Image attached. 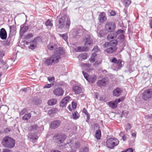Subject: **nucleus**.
Segmentation results:
<instances>
[{
    "label": "nucleus",
    "instance_id": "9",
    "mask_svg": "<svg viewBox=\"0 0 152 152\" xmlns=\"http://www.w3.org/2000/svg\"><path fill=\"white\" fill-rule=\"evenodd\" d=\"M25 24L26 23H25L23 24L20 25V30L19 32L20 35V36H23L24 33L27 31L29 28L28 26L24 27Z\"/></svg>",
    "mask_w": 152,
    "mask_h": 152
},
{
    "label": "nucleus",
    "instance_id": "17",
    "mask_svg": "<svg viewBox=\"0 0 152 152\" xmlns=\"http://www.w3.org/2000/svg\"><path fill=\"white\" fill-rule=\"evenodd\" d=\"M97 84L99 86L101 87L105 86L106 85V78H104L101 80H99L97 81Z\"/></svg>",
    "mask_w": 152,
    "mask_h": 152
},
{
    "label": "nucleus",
    "instance_id": "24",
    "mask_svg": "<svg viewBox=\"0 0 152 152\" xmlns=\"http://www.w3.org/2000/svg\"><path fill=\"white\" fill-rule=\"evenodd\" d=\"M75 50L77 52H82V51H86L88 49L87 46L83 47H78L77 48V50L76 49V48L75 49Z\"/></svg>",
    "mask_w": 152,
    "mask_h": 152
},
{
    "label": "nucleus",
    "instance_id": "10",
    "mask_svg": "<svg viewBox=\"0 0 152 152\" xmlns=\"http://www.w3.org/2000/svg\"><path fill=\"white\" fill-rule=\"evenodd\" d=\"M85 42L84 46L88 47V45H90L93 43V41L90 39V36L89 35L86 36L85 38L84 39Z\"/></svg>",
    "mask_w": 152,
    "mask_h": 152
},
{
    "label": "nucleus",
    "instance_id": "60",
    "mask_svg": "<svg viewBox=\"0 0 152 152\" xmlns=\"http://www.w3.org/2000/svg\"><path fill=\"white\" fill-rule=\"evenodd\" d=\"M82 112L83 113H84L85 115L88 114V113L87 110L85 108H84L82 110Z\"/></svg>",
    "mask_w": 152,
    "mask_h": 152
},
{
    "label": "nucleus",
    "instance_id": "3",
    "mask_svg": "<svg viewBox=\"0 0 152 152\" xmlns=\"http://www.w3.org/2000/svg\"><path fill=\"white\" fill-rule=\"evenodd\" d=\"M119 141L116 138H110L107 139L106 143L107 147L111 149H113L115 146L118 145Z\"/></svg>",
    "mask_w": 152,
    "mask_h": 152
},
{
    "label": "nucleus",
    "instance_id": "58",
    "mask_svg": "<svg viewBox=\"0 0 152 152\" xmlns=\"http://www.w3.org/2000/svg\"><path fill=\"white\" fill-rule=\"evenodd\" d=\"M48 80L50 82L53 81L54 80V77H48Z\"/></svg>",
    "mask_w": 152,
    "mask_h": 152
},
{
    "label": "nucleus",
    "instance_id": "27",
    "mask_svg": "<svg viewBox=\"0 0 152 152\" xmlns=\"http://www.w3.org/2000/svg\"><path fill=\"white\" fill-rule=\"evenodd\" d=\"M108 104L109 107L112 109H114L117 107V104L115 101L109 102Z\"/></svg>",
    "mask_w": 152,
    "mask_h": 152
},
{
    "label": "nucleus",
    "instance_id": "33",
    "mask_svg": "<svg viewBox=\"0 0 152 152\" xmlns=\"http://www.w3.org/2000/svg\"><path fill=\"white\" fill-rule=\"evenodd\" d=\"M31 116V115L30 113H28L25 114L24 116L23 117L22 119L23 120H27L29 119Z\"/></svg>",
    "mask_w": 152,
    "mask_h": 152
},
{
    "label": "nucleus",
    "instance_id": "57",
    "mask_svg": "<svg viewBox=\"0 0 152 152\" xmlns=\"http://www.w3.org/2000/svg\"><path fill=\"white\" fill-rule=\"evenodd\" d=\"M10 132V130L9 128H7L4 130V132L5 133H8Z\"/></svg>",
    "mask_w": 152,
    "mask_h": 152
},
{
    "label": "nucleus",
    "instance_id": "5",
    "mask_svg": "<svg viewBox=\"0 0 152 152\" xmlns=\"http://www.w3.org/2000/svg\"><path fill=\"white\" fill-rule=\"evenodd\" d=\"M116 28V25L114 23L112 22H108L105 25V28L106 31L109 32H113Z\"/></svg>",
    "mask_w": 152,
    "mask_h": 152
},
{
    "label": "nucleus",
    "instance_id": "43",
    "mask_svg": "<svg viewBox=\"0 0 152 152\" xmlns=\"http://www.w3.org/2000/svg\"><path fill=\"white\" fill-rule=\"evenodd\" d=\"M81 56L82 59H86L87 58V54L86 53H84L81 55Z\"/></svg>",
    "mask_w": 152,
    "mask_h": 152
},
{
    "label": "nucleus",
    "instance_id": "49",
    "mask_svg": "<svg viewBox=\"0 0 152 152\" xmlns=\"http://www.w3.org/2000/svg\"><path fill=\"white\" fill-rule=\"evenodd\" d=\"M72 107L73 109H75L77 107V104L76 102L73 101L72 103Z\"/></svg>",
    "mask_w": 152,
    "mask_h": 152
},
{
    "label": "nucleus",
    "instance_id": "4",
    "mask_svg": "<svg viewBox=\"0 0 152 152\" xmlns=\"http://www.w3.org/2000/svg\"><path fill=\"white\" fill-rule=\"evenodd\" d=\"M66 138V136L64 134H57L53 137L55 142L58 144L62 143Z\"/></svg>",
    "mask_w": 152,
    "mask_h": 152
},
{
    "label": "nucleus",
    "instance_id": "19",
    "mask_svg": "<svg viewBox=\"0 0 152 152\" xmlns=\"http://www.w3.org/2000/svg\"><path fill=\"white\" fill-rule=\"evenodd\" d=\"M28 137L30 139V141L34 143L36 142L38 138L37 136H35L34 134L31 133L29 134Z\"/></svg>",
    "mask_w": 152,
    "mask_h": 152
},
{
    "label": "nucleus",
    "instance_id": "18",
    "mask_svg": "<svg viewBox=\"0 0 152 152\" xmlns=\"http://www.w3.org/2000/svg\"><path fill=\"white\" fill-rule=\"evenodd\" d=\"M80 143L78 141H77L75 142L74 145H73L74 148L72 149L71 148V149L69 150L68 151V152H75L76 151V149H78L80 147Z\"/></svg>",
    "mask_w": 152,
    "mask_h": 152
},
{
    "label": "nucleus",
    "instance_id": "62",
    "mask_svg": "<svg viewBox=\"0 0 152 152\" xmlns=\"http://www.w3.org/2000/svg\"><path fill=\"white\" fill-rule=\"evenodd\" d=\"M110 14L111 16H114L116 15V12L112 10L110 12Z\"/></svg>",
    "mask_w": 152,
    "mask_h": 152
},
{
    "label": "nucleus",
    "instance_id": "15",
    "mask_svg": "<svg viewBox=\"0 0 152 152\" xmlns=\"http://www.w3.org/2000/svg\"><path fill=\"white\" fill-rule=\"evenodd\" d=\"M0 37L3 40L5 39L7 37V33L5 29L3 28L1 29Z\"/></svg>",
    "mask_w": 152,
    "mask_h": 152
},
{
    "label": "nucleus",
    "instance_id": "63",
    "mask_svg": "<svg viewBox=\"0 0 152 152\" xmlns=\"http://www.w3.org/2000/svg\"><path fill=\"white\" fill-rule=\"evenodd\" d=\"M126 152H133V150L132 148H129L126 149Z\"/></svg>",
    "mask_w": 152,
    "mask_h": 152
},
{
    "label": "nucleus",
    "instance_id": "29",
    "mask_svg": "<svg viewBox=\"0 0 152 152\" xmlns=\"http://www.w3.org/2000/svg\"><path fill=\"white\" fill-rule=\"evenodd\" d=\"M98 36L100 37H104L106 34L105 31L103 30H102L97 33Z\"/></svg>",
    "mask_w": 152,
    "mask_h": 152
},
{
    "label": "nucleus",
    "instance_id": "14",
    "mask_svg": "<svg viewBox=\"0 0 152 152\" xmlns=\"http://www.w3.org/2000/svg\"><path fill=\"white\" fill-rule=\"evenodd\" d=\"M122 91L119 88L114 89L113 91V95L114 96L118 97L120 96Z\"/></svg>",
    "mask_w": 152,
    "mask_h": 152
},
{
    "label": "nucleus",
    "instance_id": "2",
    "mask_svg": "<svg viewBox=\"0 0 152 152\" xmlns=\"http://www.w3.org/2000/svg\"><path fill=\"white\" fill-rule=\"evenodd\" d=\"M2 144L4 147L12 148L15 146V142L11 137L7 136L3 138Z\"/></svg>",
    "mask_w": 152,
    "mask_h": 152
},
{
    "label": "nucleus",
    "instance_id": "44",
    "mask_svg": "<svg viewBox=\"0 0 152 152\" xmlns=\"http://www.w3.org/2000/svg\"><path fill=\"white\" fill-rule=\"evenodd\" d=\"M45 24L47 26H53V24L51 23V22L49 20H47L45 23Z\"/></svg>",
    "mask_w": 152,
    "mask_h": 152
},
{
    "label": "nucleus",
    "instance_id": "40",
    "mask_svg": "<svg viewBox=\"0 0 152 152\" xmlns=\"http://www.w3.org/2000/svg\"><path fill=\"white\" fill-rule=\"evenodd\" d=\"M96 79V78L95 77H91L90 78H89L87 81L90 82H91V83H94V82H95Z\"/></svg>",
    "mask_w": 152,
    "mask_h": 152
},
{
    "label": "nucleus",
    "instance_id": "54",
    "mask_svg": "<svg viewBox=\"0 0 152 152\" xmlns=\"http://www.w3.org/2000/svg\"><path fill=\"white\" fill-rule=\"evenodd\" d=\"M118 38L121 40H124V35L123 34H121L119 36Z\"/></svg>",
    "mask_w": 152,
    "mask_h": 152
},
{
    "label": "nucleus",
    "instance_id": "7",
    "mask_svg": "<svg viewBox=\"0 0 152 152\" xmlns=\"http://www.w3.org/2000/svg\"><path fill=\"white\" fill-rule=\"evenodd\" d=\"M61 121L58 120H54L50 123V127L51 129H55L58 128L61 125Z\"/></svg>",
    "mask_w": 152,
    "mask_h": 152
},
{
    "label": "nucleus",
    "instance_id": "46",
    "mask_svg": "<svg viewBox=\"0 0 152 152\" xmlns=\"http://www.w3.org/2000/svg\"><path fill=\"white\" fill-rule=\"evenodd\" d=\"M116 64L118 66V68H120L122 65L121 61V60H118V61L117 62Z\"/></svg>",
    "mask_w": 152,
    "mask_h": 152
},
{
    "label": "nucleus",
    "instance_id": "41",
    "mask_svg": "<svg viewBox=\"0 0 152 152\" xmlns=\"http://www.w3.org/2000/svg\"><path fill=\"white\" fill-rule=\"evenodd\" d=\"M10 32H14L15 29V27L14 26H9Z\"/></svg>",
    "mask_w": 152,
    "mask_h": 152
},
{
    "label": "nucleus",
    "instance_id": "31",
    "mask_svg": "<svg viewBox=\"0 0 152 152\" xmlns=\"http://www.w3.org/2000/svg\"><path fill=\"white\" fill-rule=\"evenodd\" d=\"M41 100L39 98H35L33 100V102L35 105L39 104L41 103Z\"/></svg>",
    "mask_w": 152,
    "mask_h": 152
},
{
    "label": "nucleus",
    "instance_id": "30",
    "mask_svg": "<svg viewBox=\"0 0 152 152\" xmlns=\"http://www.w3.org/2000/svg\"><path fill=\"white\" fill-rule=\"evenodd\" d=\"M95 136L96 138L97 139L99 140L101 138V133L100 130L98 129L96 130L95 133Z\"/></svg>",
    "mask_w": 152,
    "mask_h": 152
},
{
    "label": "nucleus",
    "instance_id": "22",
    "mask_svg": "<svg viewBox=\"0 0 152 152\" xmlns=\"http://www.w3.org/2000/svg\"><path fill=\"white\" fill-rule=\"evenodd\" d=\"M53 60L51 57L46 59L45 62V64L47 66H51L52 64L53 63Z\"/></svg>",
    "mask_w": 152,
    "mask_h": 152
},
{
    "label": "nucleus",
    "instance_id": "45",
    "mask_svg": "<svg viewBox=\"0 0 152 152\" xmlns=\"http://www.w3.org/2000/svg\"><path fill=\"white\" fill-rule=\"evenodd\" d=\"M85 78L87 80L89 78L88 75L86 72H84V71H83L82 72Z\"/></svg>",
    "mask_w": 152,
    "mask_h": 152
},
{
    "label": "nucleus",
    "instance_id": "53",
    "mask_svg": "<svg viewBox=\"0 0 152 152\" xmlns=\"http://www.w3.org/2000/svg\"><path fill=\"white\" fill-rule=\"evenodd\" d=\"M26 112V110L25 108L23 109L20 112V115H22L24 114Z\"/></svg>",
    "mask_w": 152,
    "mask_h": 152
},
{
    "label": "nucleus",
    "instance_id": "26",
    "mask_svg": "<svg viewBox=\"0 0 152 152\" xmlns=\"http://www.w3.org/2000/svg\"><path fill=\"white\" fill-rule=\"evenodd\" d=\"M57 100L56 99H52L49 100L48 102V105L52 106L56 104Z\"/></svg>",
    "mask_w": 152,
    "mask_h": 152
},
{
    "label": "nucleus",
    "instance_id": "1",
    "mask_svg": "<svg viewBox=\"0 0 152 152\" xmlns=\"http://www.w3.org/2000/svg\"><path fill=\"white\" fill-rule=\"evenodd\" d=\"M66 19V20L65 27L66 28H69L70 25L71 21L70 18L67 17L66 15H64L59 19L58 20V23L57 25L58 28L61 29L64 26Z\"/></svg>",
    "mask_w": 152,
    "mask_h": 152
},
{
    "label": "nucleus",
    "instance_id": "56",
    "mask_svg": "<svg viewBox=\"0 0 152 152\" xmlns=\"http://www.w3.org/2000/svg\"><path fill=\"white\" fill-rule=\"evenodd\" d=\"M53 85V84H46V85H45V86H44V88H50L52 86V85Z\"/></svg>",
    "mask_w": 152,
    "mask_h": 152
},
{
    "label": "nucleus",
    "instance_id": "21",
    "mask_svg": "<svg viewBox=\"0 0 152 152\" xmlns=\"http://www.w3.org/2000/svg\"><path fill=\"white\" fill-rule=\"evenodd\" d=\"M53 62H57L60 58V56L58 54H55L51 56Z\"/></svg>",
    "mask_w": 152,
    "mask_h": 152
},
{
    "label": "nucleus",
    "instance_id": "38",
    "mask_svg": "<svg viewBox=\"0 0 152 152\" xmlns=\"http://www.w3.org/2000/svg\"><path fill=\"white\" fill-rule=\"evenodd\" d=\"M57 111L56 108H53L51 109L48 112V113L50 114L56 113Z\"/></svg>",
    "mask_w": 152,
    "mask_h": 152
},
{
    "label": "nucleus",
    "instance_id": "48",
    "mask_svg": "<svg viewBox=\"0 0 152 152\" xmlns=\"http://www.w3.org/2000/svg\"><path fill=\"white\" fill-rule=\"evenodd\" d=\"M5 55V52L3 50H0V58H2Z\"/></svg>",
    "mask_w": 152,
    "mask_h": 152
},
{
    "label": "nucleus",
    "instance_id": "59",
    "mask_svg": "<svg viewBox=\"0 0 152 152\" xmlns=\"http://www.w3.org/2000/svg\"><path fill=\"white\" fill-rule=\"evenodd\" d=\"M118 60L116 59L115 58H113L112 60V62L116 64L117 62H118Z\"/></svg>",
    "mask_w": 152,
    "mask_h": 152
},
{
    "label": "nucleus",
    "instance_id": "55",
    "mask_svg": "<svg viewBox=\"0 0 152 152\" xmlns=\"http://www.w3.org/2000/svg\"><path fill=\"white\" fill-rule=\"evenodd\" d=\"M89 61L91 63H94L95 61V58L93 56H91L89 59Z\"/></svg>",
    "mask_w": 152,
    "mask_h": 152
},
{
    "label": "nucleus",
    "instance_id": "52",
    "mask_svg": "<svg viewBox=\"0 0 152 152\" xmlns=\"http://www.w3.org/2000/svg\"><path fill=\"white\" fill-rule=\"evenodd\" d=\"M92 51H94V52L97 53L98 51V47L97 46H95L93 48Z\"/></svg>",
    "mask_w": 152,
    "mask_h": 152
},
{
    "label": "nucleus",
    "instance_id": "13",
    "mask_svg": "<svg viewBox=\"0 0 152 152\" xmlns=\"http://www.w3.org/2000/svg\"><path fill=\"white\" fill-rule=\"evenodd\" d=\"M72 89L76 94H79L83 92L82 89L81 87L76 85H73Z\"/></svg>",
    "mask_w": 152,
    "mask_h": 152
},
{
    "label": "nucleus",
    "instance_id": "34",
    "mask_svg": "<svg viewBox=\"0 0 152 152\" xmlns=\"http://www.w3.org/2000/svg\"><path fill=\"white\" fill-rule=\"evenodd\" d=\"M123 2L126 7H128L131 4V1L130 0H124Z\"/></svg>",
    "mask_w": 152,
    "mask_h": 152
},
{
    "label": "nucleus",
    "instance_id": "25",
    "mask_svg": "<svg viewBox=\"0 0 152 152\" xmlns=\"http://www.w3.org/2000/svg\"><path fill=\"white\" fill-rule=\"evenodd\" d=\"M112 33H110L107 36V39L109 40L111 39H113L117 37V35H115V32H113Z\"/></svg>",
    "mask_w": 152,
    "mask_h": 152
},
{
    "label": "nucleus",
    "instance_id": "20",
    "mask_svg": "<svg viewBox=\"0 0 152 152\" xmlns=\"http://www.w3.org/2000/svg\"><path fill=\"white\" fill-rule=\"evenodd\" d=\"M105 50V51L107 53H112L115 52L117 49V48H113L111 47H108Z\"/></svg>",
    "mask_w": 152,
    "mask_h": 152
},
{
    "label": "nucleus",
    "instance_id": "47",
    "mask_svg": "<svg viewBox=\"0 0 152 152\" xmlns=\"http://www.w3.org/2000/svg\"><path fill=\"white\" fill-rule=\"evenodd\" d=\"M132 127V125L130 124H127L126 127V131H127L128 130H129Z\"/></svg>",
    "mask_w": 152,
    "mask_h": 152
},
{
    "label": "nucleus",
    "instance_id": "23",
    "mask_svg": "<svg viewBox=\"0 0 152 152\" xmlns=\"http://www.w3.org/2000/svg\"><path fill=\"white\" fill-rule=\"evenodd\" d=\"M37 37L34 38L32 41V43H31L30 45L28 46V48L34 50L36 47L37 43L36 40L37 39Z\"/></svg>",
    "mask_w": 152,
    "mask_h": 152
},
{
    "label": "nucleus",
    "instance_id": "28",
    "mask_svg": "<svg viewBox=\"0 0 152 152\" xmlns=\"http://www.w3.org/2000/svg\"><path fill=\"white\" fill-rule=\"evenodd\" d=\"M58 35L60 37H61L62 39L64 40L65 41L67 42V43H68L67 42L68 36L67 34L65 33L62 34H59Z\"/></svg>",
    "mask_w": 152,
    "mask_h": 152
},
{
    "label": "nucleus",
    "instance_id": "51",
    "mask_svg": "<svg viewBox=\"0 0 152 152\" xmlns=\"http://www.w3.org/2000/svg\"><path fill=\"white\" fill-rule=\"evenodd\" d=\"M48 48L50 50H53L54 49V46L50 44L48 45Z\"/></svg>",
    "mask_w": 152,
    "mask_h": 152
},
{
    "label": "nucleus",
    "instance_id": "8",
    "mask_svg": "<svg viewBox=\"0 0 152 152\" xmlns=\"http://www.w3.org/2000/svg\"><path fill=\"white\" fill-rule=\"evenodd\" d=\"M118 44L117 41L115 39L109 42H107L104 43V46L105 48L111 47L113 48H117L116 45Z\"/></svg>",
    "mask_w": 152,
    "mask_h": 152
},
{
    "label": "nucleus",
    "instance_id": "12",
    "mask_svg": "<svg viewBox=\"0 0 152 152\" xmlns=\"http://www.w3.org/2000/svg\"><path fill=\"white\" fill-rule=\"evenodd\" d=\"M53 93L56 96H61L63 94L64 91L62 88H57L54 90Z\"/></svg>",
    "mask_w": 152,
    "mask_h": 152
},
{
    "label": "nucleus",
    "instance_id": "39",
    "mask_svg": "<svg viewBox=\"0 0 152 152\" xmlns=\"http://www.w3.org/2000/svg\"><path fill=\"white\" fill-rule=\"evenodd\" d=\"M89 149L88 147H85L80 149V152H88Z\"/></svg>",
    "mask_w": 152,
    "mask_h": 152
},
{
    "label": "nucleus",
    "instance_id": "64",
    "mask_svg": "<svg viewBox=\"0 0 152 152\" xmlns=\"http://www.w3.org/2000/svg\"><path fill=\"white\" fill-rule=\"evenodd\" d=\"M50 152H61L60 151L57 150H55L54 149H52L50 150Z\"/></svg>",
    "mask_w": 152,
    "mask_h": 152
},
{
    "label": "nucleus",
    "instance_id": "16",
    "mask_svg": "<svg viewBox=\"0 0 152 152\" xmlns=\"http://www.w3.org/2000/svg\"><path fill=\"white\" fill-rule=\"evenodd\" d=\"M70 97L66 96L63 98L61 101L60 106L64 107L66 106V104L69 100Z\"/></svg>",
    "mask_w": 152,
    "mask_h": 152
},
{
    "label": "nucleus",
    "instance_id": "42",
    "mask_svg": "<svg viewBox=\"0 0 152 152\" xmlns=\"http://www.w3.org/2000/svg\"><path fill=\"white\" fill-rule=\"evenodd\" d=\"M124 32V31L123 30L119 29L117 31L115 32V35L117 36L119 34H123Z\"/></svg>",
    "mask_w": 152,
    "mask_h": 152
},
{
    "label": "nucleus",
    "instance_id": "6",
    "mask_svg": "<svg viewBox=\"0 0 152 152\" xmlns=\"http://www.w3.org/2000/svg\"><path fill=\"white\" fill-rule=\"evenodd\" d=\"M142 98L145 100L152 98V88L145 91L142 93Z\"/></svg>",
    "mask_w": 152,
    "mask_h": 152
},
{
    "label": "nucleus",
    "instance_id": "32",
    "mask_svg": "<svg viewBox=\"0 0 152 152\" xmlns=\"http://www.w3.org/2000/svg\"><path fill=\"white\" fill-rule=\"evenodd\" d=\"M72 115L73 118L74 119H77L78 118L80 117L79 114L77 111H75L74 113H72Z\"/></svg>",
    "mask_w": 152,
    "mask_h": 152
},
{
    "label": "nucleus",
    "instance_id": "11",
    "mask_svg": "<svg viewBox=\"0 0 152 152\" xmlns=\"http://www.w3.org/2000/svg\"><path fill=\"white\" fill-rule=\"evenodd\" d=\"M107 18L105 16L104 12H101L99 15L98 20L100 23H103L107 20Z\"/></svg>",
    "mask_w": 152,
    "mask_h": 152
},
{
    "label": "nucleus",
    "instance_id": "35",
    "mask_svg": "<svg viewBox=\"0 0 152 152\" xmlns=\"http://www.w3.org/2000/svg\"><path fill=\"white\" fill-rule=\"evenodd\" d=\"M38 127L37 125L34 124V125L31 126L30 127V130L31 131L35 130L37 129Z\"/></svg>",
    "mask_w": 152,
    "mask_h": 152
},
{
    "label": "nucleus",
    "instance_id": "37",
    "mask_svg": "<svg viewBox=\"0 0 152 152\" xmlns=\"http://www.w3.org/2000/svg\"><path fill=\"white\" fill-rule=\"evenodd\" d=\"M125 99V97L124 96H122L121 97V98H119L118 99H116L115 101V102L117 103V104H118L121 102L123 101Z\"/></svg>",
    "mask_w": 152,
    "mask_h": 152
},
{
    "label": "nucleus",
    "instance_id": "36",
    "mask_svg": "<svg viewBox=\"0 0 152 152\" xmlns=\"http://www.w3.org/2000/svg\"><path fill=\"white\" fill-rule=\"evenodd\" d=\"M33 36V35L32 33H29L27 34L25 36V39H29L32 37Z\"/></svg>",
    "mask_w": 152,
    "mask_h": 152
},
{
    "label": "nucleus",
    "instance_id": "50",
    "mask_svg": "<svg viewBox=\"0 0 152 152\" xmlns=\"http://www.w3.org/2000/svg\"><path fill=\"white\" fill-rule=\"evenodd\" d=\"M101 63V61H96L94 64V65L96 67L98 66Z\"/></svg>",
    "mask_w": 152,
    "mask_h": 152
},
{
    "label": "nucleus",
    "instance_id": "61",
    "mask_svg": "<svg viewBox=\"0 0 152 152\" xmlns=\"http://www.w3.org/2000/svg\"><path fill=\"white\" fill-rule=\"evenodd\" d=\"M12 151L10 149H4L2 152H11Z\"/></svg>",
    "mask_w": 152,
    "mask_h": 152
}]
</instances>
